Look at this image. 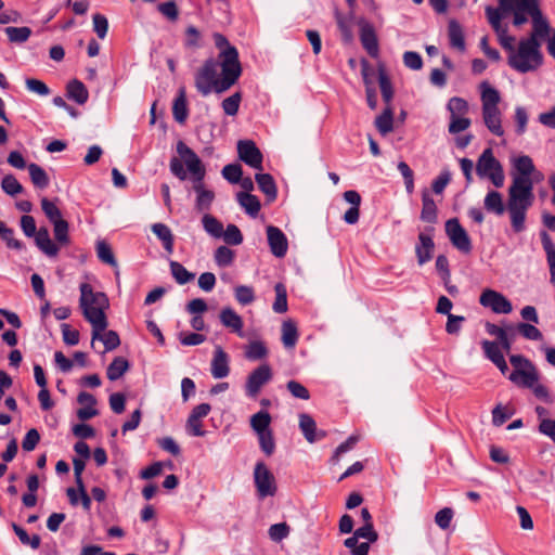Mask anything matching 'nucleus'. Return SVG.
Returning a JSON list of instances; mask_svg holds the SVG:
<instances>
[{"label":"nucleus","mask_w":555,"mask_h":555,"mask_svg":"<svg viewBox=\"0 0 555 555\" xmlns=\"http://www.w3.org/2000/svg\"><path fill=\"white\" fill-rule=\"evenodd\" d=\"M421 219L428 223L437 222V206L428 191H424L422 194Z\"/></svg>","instance_id":"393cba45"},{"label":"nucleus","mask_w":555,"mask_h":555,"mask_svg":"<svg viewBox=\"0 0 555 555\" xmlns=\"http://www.w3.org/2000/svg\"><path fill=\"white\" fill-rule=\"evenodd\" d=\"M241 101L242 94L240 92H235L224 99L221 103L224 114L228 116H235L238 112Z\"/></svg>","instance_id":"de8ad7c7"},{"label":"nucleus","mask_w":555,"mask_h":555,"mask_svg":"<svg viewBox=\"0 0 555 555\" xmlns=\"http://www.w3.org/2000/svg\"><path fill=\"white\" fill-rule=\"evenodd\" d=\"M67 96L79 105H82L88 101L89 92L81 81L74 79L67 85Z\"/></svg>","instance_id":"a878e982"},{"label":"nucleus","mask_w":555,"mask_h":555,"mask_svg":"<svg viewBox=\"0 0 555 555\" xmlns=\"http://www.w3.org/2000/svg\"><path fill=\"white\" fill-rule=\"evenodd\" d=\"M508 378L519 387L530 388L539 380V374L535 366L531 365L525 370L513 371Z\"/></svg>","instance_id":"6ab92c4d"},{"label":"nucleus","mask_w":555,"mask_h":555,"mask_svg":"<svg viewBox=\"0 0 555 555\" xmlns=\"http://www.w3.org/2000/svg\"><path fill=\"white\" fill-rule=\"evenodd\" d=\"M221 237L229 245H240L243 243V234L235 224H228L227 229H223Z\"/></svg>","instance_id":"864d4df0"},{"label":"nucleus","mask_w":555,"mask_h":555,"mask_svg":"<svg viewBox=\"0 0 555 555\" xmlns=\"http://www.w3.org/2000/svg\"><path fill=\"white\" fill-rule=\"evenodd\" d=\"M258 439H259V444H260V449L266 453V455L270 456L273 454L274 450H275V442H274V439H273V435H272V431H267V433H260L258 435Z\"/></svg>","instance_id":"e2e57ef3"},{"label":"nucleus","mask_w":555,"mask_h":555,"mask_svg":"<svg viewBox=\"0 0 555 555\" xmlns=\"http://www.w3.org/2000/svg\"><path fill=\"white\" fill-rule=\"evenodd\" d=\"M360 40L363 48L367 51V53L375 57L378 54V41L374 30V27L365 22H360Z\"/></svg>","instance_id":"a211bd4d"},{"label":"nucleus","mask_w":555,"mask_h":555,"mask_svg":"<svg viewBox=\"0 0 555 555\" xmlns=\"http://www.w3.org/2000/svg\"><path fill=\"white\" fill-rule=\"evenodd\" d=\"M54 227V237L55 240L65 245L68 243V222L66 220H61L53 223Z\"/></svg>","instance_id":"774afa93"},{"label":"nucleus","mask_w":555,"mask_h":555,"mask_svg":"<svg viewBox=\"0 0 555 555\" xmlns=\"http://www.w3.org/2000/svg\"><path fill=\"white\" fill-rule=\"evenodd\" d=\"M39 441H40L39 431L36 428H31L26 433V435L22 441V448L24 451L30 452V451L35 450V448L37 447Z\"/></svg>","instance_id":"0e129e2a"},{"label":"nucleus","mask_w":555,"mask_h":555,"mask_svg":"<svg viewBox=\"0 0 555 555\" xmlns=\"http://www.w3.org/2000/svg\"><path fill=\"white\" fill-rule=\"evenodd\" d=\"M215 262L218 267L224 268L229 267L233 263L235 258V253L227 247V246H219L214 254Z\"/></svg>","instance_id":"ea45409f"},{"label":"nucleus","mask_w":555,"mask_h":555,"mask_svg":"<svg viewBox=\"0 0 555 555\" xmlns=\"http://www.w3.org/2000/svg\"><path fill=\"white\" fill-rule=\"evenodd\" d=\"M289 526L286 522L274 524L269 528V537L274 542H281L289 534Z\"/></svg>","instance_id":"4d7b16f0"},{"label":"nucleus","mask_w":555,"mask_h":555,"mask_svg":"<svg viewBox=\"0 0 555 555\" xmlns=\"http://www.w3.org/2000/svg\"><path fill=\"white\" fill-rule=\"evenodd\" d=\"M238 158L249 167L262 170V154L251 140H241L237 142Z\"/></svg>","instance_id":"4468645a"},{"label":"nucleus","mask_w":555,"mask_h":555,"mask_svg":"<svg viewBox=\"0 0 555 555\" xmlns=\"http://www.w3.org/2000/svg\"><path fill=\"white\" fill-rule=\"evenodd\" d=\"M517 332L528 340H541L542 332L534 325L527 322H520L516 325Z\"/></svg>","instance_id":"79ce46f5"},{"label":"nucleus","mask_w":555,"mask_h":555,"mask_svg":"<svg viewBox=\"0 0 555 555\" xmlns=\"http://www.w3.org/2000/svg\"><path fill=\"white\" fill-rule=\"evenodd\" d=\"M453 515L452 508L443 507L435 515V522L439 528L446 530L450 527Z\"/></svg>","instance_id":"680f3d73"},{"label":"nucleus","mask_w":555,"mask_h":555,"mask_svg":"<svg viewBox=\"0 0 555 555\" xmlns=\"http://www.w3.org/2000/svg\"><path fill=\"white\" fill-rule=\"evenodd\" d=\"M448 34L450 46L459 51H464L465 40L461 25L455 21H451L448 26Z\"/></svg>","instance_id":"c85d7f7f"},{"label":"nucleus","mask_w":555,"mask_h":555,"mask_svg":"<svg viewBox=\"0 0 555 555\" xmlns=\"http://www.w3.org/2000/svg\"><path fill=\"white\" fill-rule=\"evenodd\" d=\"M479 304L498 314H508L513 310L512 302L503 294L490 288L481 293Z\"/></svg>","instance_id":"f8f14e48"},{"label":"nucleus","mask_w":555,"mask_h":555,"mask_svg":"<svg viewBox=\"0 0 555 555\" xmlns=\"http://www.w3.org/2000/svg\"><path fill=\"white\" fill-rule=\"evenodd\" d=\"M541 43L533 38L521 39L517 49L508 55V65L518 73L535 70L541 66L543 55L540 51Z\"/></svg>","instance_id":"0eeeda50"},{"label":"nucleus","mask_w":555,"mask_h":555,"mask_svg":"<svg viewBox=\"0 0 555 555\" xmlns=\"http://www.w3.org/2000/svg\"><path fill=\"white\" fill-rule=\"evenodd\" d=\"M171 274L178 284L183 285L191 282L195 275L189 272L180 262H170Z\"/></svg>","instance_id":"a19ab883"},{"label":"nucleus","mask_w":555,"mask_h":555,"mask_svg":"<svg viewBox=\"0 0 555 555\" xmlns=\"http://www.w3.org/2000/svg\"><path fill=\"white\" fill-rule=\"evenodd\" d=\"M31 182L40 189H44L49 184L47 172L37 164L33 163L27 166Z\"/></svg>","instance_id":"e433bc0d"},{"label":"nucleus","mask_w":555,"mask_h":555,"mask_svg":"<svg viewBox=\"0 0 555 555\" xmlns=\"http://www.w3.org/2000/svg\"><path fill=\"white\" fill-rule=\"evenodd\" d=\"M481 99V113L487 129L496 137L504 135L502 126V112L499 107L501 101L500 92L488 81L479 85Z\"/></svg>","instance_id":"423d86ee"},{"label":"nucleus","mask_w":555,"mask_h":555,"mask_svg":"<svg viewBox=\"0 0 555 555\" xmlns=\"http://www.w3.org/2000/svg\"><path fill=\"white\" fill-rule=\"evenodd\" d=\"M271 416L267 411H259L250 417V426L257 435L270 431Z\"/></svg>","instance_id":"f704fd0d"},{"label":"nucleus","mask_w":555,"mask_h":555,"mask_svg":"<svg viewBox=\"0 0 555 555\" xmlns=\"http://www.w3.org/2000/svg\"><path fill=\"white\" fill-rule=\"evenodd\" d=\"M152 231L162 241L165 250L171 254L173 251V235L171 230L164 223H154Z\"/></svg>","instance_id":"cd10ccee"},{"label":"nucleus","mask_w":555,"mask_h":555,"mask_svg":"<svg viewBox=\"0 0 555 555\" xmlns=\"http://www.w3.org/2000/svg\"><path fill=\"white\" fill-rule=\"evenodd\" d=\"M1 188L8 195L15 196L23 192V185L13 175H7L1 181Z\"/></svg>","instance_id":"603ef678"},{"label":"nucleus","mask_w":555,"mask_h":555,"mask_svg":"<svg viewBox=\"0 0 555 555\" xmlns=\"http://www.w3.org/2000/svg\"><path fill=\"white\" fill-rule=\"evenodd\" d=\"M448 109L451 116H463L468 112V103L462 98H451L448 102Z\"/></svg>","instance_id":"13d9d810"},{"label":"nucleus","mask_w":555,"mask_h":555,"mask_svg":"<svg viewBox=\"0 0 555 555\" xmlns=\"http://www.w3.org/2000/svg\"><path fill=\"white\" fill-rule=\"evenodd\" d=\"M504 13L513 14V24L517 27L526 24L528 17L532 21V33L528 38L534 40L550 37L554 30L547 20L543 16L539 0H499Z\"/></svg>","instance_id":"7ed1b4c3"},{"label":"nucleus","mask_w":555,"mask_h":555,"mask_svg":"<svg viewBox=\"0 0 555 555\" xmlns=\"http://www.w3.org/2000/svg\"><path fill=\"white\" fill-rule=\"evenodd\" d=\"M298 340L296 324L288 320L282 324V343L285 348H294Z\"/></svg>","instance_id":"2f4dec72"},{"label":"nucleus","mask_w":555,"mask_h":555,"mask_svg":"<svg viewBox=\"0 0 555 555\" xmlns=\"http://www.w3.org/2000/svg\"><path fill=\"white\" fill-rule=\"evenodd\" d=\"M255 180L259 190L267 196L269 202L276 198L278 190L273 177L269 173H256Z\"/></svg>","instance_id":"b1692460"},{"label":"nucleus","mask_w":555,"mask_h":555,"mask_svg":"<svg viewBox=\"0 0 555 555\" xmlns=\"http://www.w3.org/2000/svg\"><path fill=\"white\" fill-rule=\"evenodd\" d=\"M41 208L50 222L54 223L63 220L61 210L53 202L49 201L47 197L41 199Z\"/></svg>","instance_id":"3c124183"},{"label":"nucleus","mask_w":555,"mask_h":555,"mask_svg":"<svg viewBox=\"0 0 555 555\" xmlns=\"http://www.w3.org/2000/svg\"><path fill=\"white\" fill-rule=\"evenodd\" d=\"M470 119L463 116H451L449 124V132L452 134L462 132L470 126Z\"/></svg>","instance_id":"69168bd1"},{"label":"nucleus","mask_w":555,"mask_h":555,"mask_svg":"<svg viewBox=\"0 0 555 555\" xmlns=\"http://www.w3.org/2000/svg\"><path fill=\"white\" fill-rule=\"evenodd\" d=\"M202 224L207 234L219 238L223 233V224L212 215L205 214L202 218Z\"/></svg>","instance_id":"72a5a7b5"},{"label":"nucleus","mask_w":555,"mask_h":555,"mask_svg":"<svg viewBox=\"0 0 555 555\" xmlns=\"http://www.w3.org/2000/svg\"><path fill=\"white\" fill-rule=\"evenodd\" d=\"M504 12L502 11L501 7L499 8H492L487 7L486 8V15L488 18L489 24L493 28V30L496 33L499 42L502 46V48L508 52V55L512 54V52L515 50L514 42L515 37L507 34V28L502 26L501 21L504 16Z\"/></svg>","instance_id":"9d476101"},{"label":"nucleus","mask_w":555,"mask_h":555,"mask_svg":"<svg viewBox=\"0 0 555 555\" xmlns=\"http://www.w3.org/2000/svg\"><path fill=\"white\" fill-rule=\"evenodd\" d=\"M220 62L208 59L195 74V87L197 91L207 96L212 91L223 93L238 80L242 67L236 49H229L219 53Z\"/></svg>","instance_id":"f03ea898"},{"label":"nucleus","mask_w":555,"mask_h":555,"mask_svg":"<svg viewBox=\"0 0 555 555\" xmlns=\"http://www.w3.org/2000/svg\"><path fill=\"white\" fill-rule=\"evenodd\" d=\"M95 339L101 340L104 344L105 351L115 350L120 345L119 335L115 331H103L98 333Z\"/></svg>","instance_id":"a18cd8bd"},{"label":"nucleus","mask_w":555,"mask_h":555,"mask_svg":"<svg viewBox=\"0 0 555 555\" xmlns=\"http://www.w3.org/2000/svg\"><path fill=\"white\" fill-rule=\"evenodd\" d=\"M275 300L272 309L276 313H284L287 311V291L283 283H276L274 286Z\"/></svg>","instance_id":"c9c22d12"},{"label":"nucleus","mask_w":555,"mask_h":555,"mask_svg":"<svg viewBox=\"0 0 555 555\" xmlns=\"http://www.w3.org/2000/svg\"><path fill=\"white\" fill-rule=\"evenodd\" d=\"M220 322L232 332L243 336V320L232 308L228 307L221 310Z\"/></svg>","instance_id":"412c9836"},{"label":"nucleus","mask_w":555,"mask_h":555,"mask_svg":"<svg viewBox=\"0 0 555 555\" xmlns=\"http://www.w3.org/2000/svg\"><path fill=\"white\" fill-rule=\"evenodd\" d=\"M0 237L5 242L9 248L21 250L24 248V244L14 237V230L7 227V224L0 221Z\"/></svg>","instance_id":"58836bf2"},{"label":"nucleus","mask_w":555,"mask_h":555,"mask_svg":"<svg viewBox=\"0 0 555 555\" xmlns=\"http://www.w3.org/2000/svg\"><path fill=\"white\" fill-rule=\"evenodd\" d=\"M481 347L486 358L492 363L498 362L504 358L503 351L501 350L499 344L495 341L482 340Z\"/></svg>","instance_id":"37998d69"},{"label":"nucleus","mask_w":555,"mask_h":555,"mask_svg":"<svg viewBox=\"0 0 555 555\" xmlns=\"http://www.w3.org/2000/svg\"><path fill=\"white\" fill-rule=\"evenodd\" d=\"M235 299L243 306L249 305L255 300V293L251 286L240 285L234 289Z\"/></svg>","instance_id":"6e6d98bb"},{"label":"nucleus","mask_w":555,"mask_h":555,"mask_svg":"<svg viewBox=\"0 0 555 555\" xmlns=\"http://www.w3.org/2000/svg\"><path fill=\"white\" fill-rule=\"evenodd\" d=\"M476 171L480 178H488L496 188L503 186L505 179L503 168L491 149H486L481 153L477 160Z\"/></svg>","instance_id":"6e6552de"},{"label":"nucleus","mask_w":555,"mask_h":555,"mask_svg":"<svg viewBox=\"0 0 555 555\" xmlns=\"http://www.w3.org/2000/svg\"><path fill=\"white\" fill-rule=\"evenodd\" d=\"M237 202L244 208L246 214H248L251 217H256L260 211V201L257 198V196L250 193L240 192L237 194Z\"/></svg>","instance_id":"bb28decb"},{"label":"nucleus","mask_w":555,"mask_h":555,"mask_svg":"<svg viewBox=\"0 0 555 555\" xmlns=\"http://www.w3.org/2000/svg\"><path fill=\"white\" fill-rule=\"evenodd\" d=\"M299 427L305 438L310 443H313L325 436V433L323 431H321L319 436L317 435V424L309 414L301 413L299 415Z\"/></svg>","instance_id":"aec40b11"},{"label":"nucleus","mask_w":555,"mask_h":555,"mask_svg":"<svg viewBox=\"0 0 555 555\" xmlns=\"http://www.w3.org/2000/svg\"><path fill=\"white\" fill-rule=\"evenodd\" d=\"M433 228L428 229L429 233L421 232L418 234V243L415 246V254L420 266L428 262L433 258L435 243L431 237Z\"/></svg>","instance_id":"dca6fc26"},{"label":"nucleus","mask_w":555,"mask_h":555,"mask_svg":"<svg viewBox=\"0 0 555 555\" xmlns=\"http://www.w3.org/2000/svg\"><path fill=\"white\" fill-rule=\"evenodd\" d=\"M268 353L266 346L261 341H253L248 345L245 356L249 360H260Z\"/></svg>","instance_id":"052dcab7"},{"label":"nucleus","mask_w":555,"mask_h":555,"mask_svg":"<svg viewBox=\"0 0 555 555\" xmlns=\"http://www.w3.org/2000/svg\"><path fill=\"white\" fill-rule=\"evenodd\" d=\"M35 242L38 248L49 257H54L59 253V247L52 242L49 231L46 228L39 229L35 235Z\"/></svg>","instance_id":"5701e85b"},{"label":"nucleus","mask_w":555,"mask_h":555,"mask_svg":"<svg viewBox=\"0 0 555 555\" xmlns=\"http://www.w3.org/2000/svg\"><path fill=\"white\" fill-rule=\"evenodd\" d=\"M229 362L228 353L220 346H217L214 351L210 366L212 377L216 379L227 377L230 373Z\"/></svg>","instance_id":"f3484780"},{"label":"nucleus","mask_w":555,"mask_h":555,"mask_svg":"<svg viewBox=\"0 0 555 555\" xmlns=\"http://www.w3.org/2000/svg\"><path fill=\"white\" fill-rule=\"evenodd\" d=\"M344 544L350 550L352 555H367L370 551L369 542L359 543V539L354 534L347 538Z\"/></svg>","instance_id":"09e8293b"},{"label":"nucleus","mask_w":555,"mask_h":555,"mask_svg":"<svg viewBox=\"0 0 555 555\" xmlns=\"http://www.w3.org/2000/svg\"><path fill=\"white\" fill-rule=\"evenodd\" d=\"M79 307L82 315L92 327V343L95 340L98 333L103 332L108 326L105 311L109 307L106 294L94 292L89 283L80 284Z\"/></svg>","instance_id":"39448f33"},{"label":"nucleus","mask_w":555,"mask_h":555,"mask_svg":"<svg viewBox=\"0 0 555 555\" xmlns=\"http://www.w3.org/2000/svg\"><path fill=\"white\" fill-rule=\"evenodd\" d=\"M375 127L380 134L385 135L393 129V112L390 105L386 106L384 112L376 117Z\"/></svg>","instance_id":"7c9ffc66"},{"label":"nucleus","mask_w":555,"mask_h":555,"mask_svg":"<svg viewBox=\"0 0 555 555\" xmlns=\"http://www.w3.org/2000/svg\"><path fill=\"white\" fill-rule=\"evenodd\" d=\"M485 209L496 216L507 211V204L504 205L502 194L498 191H489L483 201Z\"/></svg>","instance_id":"4be33fe9"},{"label":"nucleus","mask_w":555,"mask_h":555,"mask_svg":"<svg viewBox=\"0 0 555 555\" xmlns=\"http://www.w3.org/2000/svg\"><path fill=\"white\" fill-rule=\"evenodd\" d=\"M514 168L517 173L513 175L507 190V212L512 230L520 233L526 229L527 211L534 203L531 175L535 167L529 156L522 155L514 160Z\"/></svg>","instance_id":"f257e3e1"},{"label":"nucleus","mask_w":555,"mask_h":555,"mask_svg":"<svg viewBox=\"0 0 555 555\" xmlns=\"http://www.w3.org/2000/svg\"><path fill=\"white\" fill-rule=\"evenodd\" d=\"M177 153L179 157L170 159V172L181 181L189 178L196 194L206 191L207 189L204 186L206 168L198 155L183 141L177 143Z\"/></svg>","instance_id":"20e7f679"},{"label":"nucleus","mask_w":555,"mask_h":555,"mask_svg":"<svg viewBox=\"0 0 555 555\" xmlns=\"http://www.w3.org/2000/svg\"><path fill=\"white\" fill-rule=\"evenodd\" d=\"M128 369L129 362L122 357H117L107 367V378L109 380H117L127 372Z\"/></svg>","instance_id":"473e14b6"},{"label":"nucleus","mask_w":555,"mask_h":555,"mask_svg":"<svg viewBox=\"0 0 555 555\" xmlns=\"http://www.w3.org/2000/svg\"><path fill=\"white\" fill-rule=\"evenodd\" d=\"M378 82H379V88H380L383 100L388 106L392 100L393 90H392L390 79L388 78V76L386 75V73L383 69H380L378 73Z\"/></svg>","instance_id":"49530a36"},{"label":"nucleus","mask_w":555,"mask_h":555,"mask_svg":"<svg viewBox=\"0 0 555 555\" xmlns=\"http://www.w3.org/2000/svg\"><path fill=\"white\" fill-rule=\"evenodd\" d=\"M267 237L271 253L278 258L284 257L288 249V243L282 230L274 225H268Z\"/></svg>","instance_id":"2eb2a0df"},{"label":"nucleus","mask_w":555,"mask_h":555,"mask_svg":"<svg viewBox=\"0 0 555 555\" xmlns=\"http://www.w3.org/2000/svg\"><path fill=\"white\" fill-rule=\"evenodd\" d=\"M12 528L15 534L18 537L22 544L29 545L34 550H37L40 546L41 539L38 534L29 537L27 531L22 527L17 526L16 524H13Z\"/></svg>","instance_id":"c03bdc74"},{"label":"nucleus","mask_w":555,"mask_h":555,"mask_svg":"<svg viewBox=\"0 0 555 555\" xmlns=\"http://www.w3.org/2000/svg\"><path fill=\"white\" fill-rule=\"evenodd\" d=\"M9 40L14 43H24L31 36V29L29 27H13L9 26L4 29Z\"/></svg>","instance_id":"4c0bfd02"},{"label":"nucleus","mask_w":555,"mask_h":555,"mask_svg":"<svg viewBox=\"0 0 555 555\" xmlns=\"http://www.w3.org/2000/svg\"><path fill=\"white\" fill-rule=\"evenodd\" d=\"M172 114L176 121L180 124H183L188 118V107L184 88H181L179 90V93L173 101Z\"/></svg>","instance_id":"c756f323"},{"label":"nucleus","mask_w":555,"mask_h":555,"mask_svg":"<svg viewBox=\"0 0 555 555\" xmlns=\"http://www.w3.org/2000/svg\"><path fill=\"white\" fill-rule=\"evenodd\" d=\"M446 233L451 244L464 254L472 250V242L466 230L461 225L456 218L449 219L446 222Z\"/></svg>","instance_id":"9b49d317"},{"label":"nucleus","mask_w":555,"mask_h":555,"mask_svg":"<svg viewBox=\"0 0 555 555\" xmlns=\"http://www.w3.org/2000/svg\"><path fill=\"white\" fill-rule=\"evenodd\" d=\"M96 254H98L99 259L102 262L107 263L112 267H117V261L114 257L113 250L107 243H105L103 241L98 242Z\"/></svg>","instance_id":"8fccbe9b"},{"label":"nucleus","mask_w":555,"mask_h":555,"mask_svg":"<svg viewBox=\"0 0 555 555\" xmlns=\"http://www.w3.org/2000/svg\"><path fill=\"white\" fill-rule=\"evenodd\" d=\"M215 199V193L211 190L203 191L196 196V208L199 211L209 210Z\"/></svg>","instance_id":"338daca9"},{"label":"nucleus","mask_w":555,"mask_h":555,"mask_svg":"<svg viewBox=\"0 0 555 555\" xmlns=\"http://www.w3.org/2000/svg\"><path fill=\"white\" fill-rule=\"evenodd\" d=\"M222 177L230 183L236 184L241 181L243 175L242 167L238 164H229L222 168Z\"/></svg>","instance_id":"5fc2aeb1"},{"label":"nucleus","mask_w":555,"mask_h":555,"mask_svg":"<svg viewBox=\"0 0 555 555\" xmlns=\"http://www.w3.org/2000/svg\"><path fill=\"white\" fill-rule=\"evenodd\" d=\"M528 119L529 117L526 108L522 106H516L514 120L516 124L515 131L518 135H521L526 132Z\"/></svg>","instance_id":"bf43d9fd"},{"label":"nucleus","mask_w":555,"mask_h":555,"mask_svg":"<svg viewBox=\"0 0 555 555\" xmlns=\"http://www.w3.org/2000/svg\"><path fill=\"white\" fill-rule=\"evenodd\" d=\"M254 483L257 496L261 500L275 495L278 491L275 477L263 462H257L255 465Z\"/></svg>","instance_id":"1a4fd4ad"},{"label":"nucleus","mask_w":555,"mask_h":555,"mask_svg":"<svg viewBox=\"0 0 555 555\" xmlns=\"http://www.w3.org/2000/svg\"><path fill=\"white\" fill-rule=\"evenodd\" d=\"M272 378V370L269 364L264 363L255 369L247 377L245 390L250 398H256L262 386Z\"/></svg>","instance_id":"ddd939ff"}]
</instances>
